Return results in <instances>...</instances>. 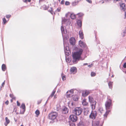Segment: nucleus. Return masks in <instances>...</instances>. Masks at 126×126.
Returning a JSON list of instances; mask_svg holds the SVG:
<instances>
[{"label": "nucleus", "mask_w": 126, "mask_h": 126, "mask_svg": "<svg viewBox=\"0 0 126 126\" xmlns=\"http://www.w3.org/2000/svg\"><path fill=\"white\" fill-rule=\"evenodd\" d=\"M83 52V50L80 49L79 51L74 52L72 54L73 62L74 64L77 63L80 60H83L81 55Z\"/></svg>", "instance_id": "1"}, {"label": "nucleus", "mask_w": 126, "mask_h": 126, "mask_svg": "<svg viewBox=\"0 0 126 126\" xmlns=\"http://www.w3.org/2000/svg\"><path fill=\"white\" fill-rule=\"evenodd\" d=\"M58 116V113L56 112H50L49 114V119L53 121H57V117Z\"/></svg>", "instance_id": "2"}, {"label": "nucleus", "mask_w": 126, "mask_h": 126, "mask_svg": "<svg viewBox=\"0 0 126 126\" xmlns=\"http://www.w3.org/2000/svg\"><path fill=\"white\" fill-rule=\"evenodd\" d=\"M89 101L90 103V106L92 110L94 109L95 108L96 102L94 100V98L91 96L89 97Z\"/></svg>", "instance_id": "3"}, {"label": "nucleus", "mask_w": 126, "mask_h": 126, "mask_svg": "<svg viewBox=\"0 0 126 126\" xmlns=\"http://www.w3.org/2000/svg\"><path fill=\"white\" fill-rule=\"evenodd\" d=\"M83 111L82 109L80 108L77 107L74 108L73 110V113L76 115H79L82 113Z\"/></svg>", "instance_id": "4"}, {"label": "nucleus", "mask_w": 126, "mask_h": 126, "mask_svg": "<svg viewBox=\"0 0 126 126\" xmlns=\"http://www.w3.org/2000/svg\"><path fill=\"white\" fill-rule=\"evenodd\" d=\"M112 103L111 100L110 99L106 101L105 103V106L106 110L110 109Z\"/></svg>", "instance_id": "5"}, {"label": "nucleus", "mask_w": 126, "mask_h": 126, "mask_svg": "<svg viewBox=\"0 0 126 126\" xmlns=\"http://www.w3.org/2000/svg\"><path fill=\"white\" fill-rule=\"evenodd\" d=\"M71 23V22L69 20L66 19L65 18H63L62 19V24H64L65 26L69 25Z\"/></svg>", "instance_id": "6"}, {"label": "nucleus", "mask_w": 126, "mask_h": 126, "mask_svg": "<svg viewBox=\"0 0 126 126\" xmlns=\"http://www.w3.org/2000/svg\"><path fill=\"white\" fill-rule=\"evenodd\" d=\"M97 115V112L95 111H92L89 117L90 118L94 119H95Z\"/></svg>", "instance_id": "7"}, {"label": "nucleus", "mask_w": 126, "mask_h": 126, "mask_svg": "<svg viewBox=\"0 0 126 126\" xmlns=\"http://www.w3.org/2000/svg\"><path fill=\"white\" fill-rule=\"evenodd\" d=\"M65 43L64 41L63 40V45L64 47V51L65 54V57L66 56H68L69 54L70 51L69 50L68 47H66L65 48Z\"/></svg>", "instance_id": "8"}, {"label": "nucleus", "mask_w": 126, "mask_h": 126, "mask_svg": "<svg viewBox=\"0 0 126 126\" xmlns=\"http://www.w3.org/2000/svg\"><path fill=\"white\" fill-rule=\"evenodd\" d=\"M74 90L72 89L68 91L66 93V96L67 97H71L73 95Z\"/></svg>", "instance_id": "9"}, {"label": "nucleus", "mask_w": 126, "mask_h": 126, "mask_svg": "<svg viewBox=\"0 0 126 126\" xmlns=\"http://www.w3.org/2000/svg\"><path fill=\"white\" fill-rule=\"evenodd\" d=\"M69 119L73 122H76L77 120V117L75 115H72L69 116Z\"/></svg>", "instance_id": "10"}, {"label": "nucleus", "mask_w": 126, "mask_h": 126, "mask_svg": "<svg viewBox=\"0 0 126 126\" xmlns=\"http://www.w3.org/2000/svg\"><path fill=\"white\" fill-rule=\"evenodd\" d=\"M69 107L70 108L73 109L75 107V103L73 102H70L68 103Z\"/></svg>", "instance_id": "11"}, {"label": "nucleus", "mask_w": 126, "mask_h": 126, "mask_svg": "<svg viewBox=\"0 0 126 126\" xmlns=\"http://www.w3.org/2000/svg\"><path fill=\"white\" fill-rule=\"evenodd\" d=\"M69 42L71 45H74L76 43V40L74 38L72 37L69 39Z\"/></svg>", "instance_id": "12"}, {"label": "nucleus", "mask_w": 126, "mask_h": 126, "mask_svg": "<svg viewBox=\"0 0 126 126\" xmlns=\"http://www.w3.org/2000/svg\"><path fill=\"white\" fill-rule=\"evenodd\" d=\"M77 71V69L76 67H71L70 69V72L73 74H75Z\"/></svg>", "instance_id": "13"}, {"label": "nucleus", "mask_w": 126, "mask_h": 126, "mask_svg": "<svg viewBox=\"0 0 126 126\" xmlns=\"http://www.w3.org/2000/svg\"><path fill=\"white\" fill-rule=\"evenodd\" d=\"M89 91L88 90H84L82 92V95L83 97L86 96L89 94Z\"/></svg>", "instance_id": "14"}, {"label": "nucleus", "mask_w": 126, "mask_h": 126, "mask_svg": "<svg viewBox=\"0 0 126 126\" xmlns=\"http://www.w3.org/2000/svg\"><path fill=\"white\" fill-rule=\"evenodd\" d=\"M120 9L122 11H125V5L124 3L121 4L120 5Z\"/></svg>", "instance_id": "15"}, {"label": "nucleus", "mask_w": 126, "mask_h": 126, "mask_svg": "<svg viewBox=\"0 0 126 126\" xmlns=\"http://www.w3.org/2000/svg\"><path fill=\"white\" fill-rule=\"evenodd\" d=\"M79 44L80 46L82 48H84L86 46V44L81 40L79 41Z\"/></svg>", "instance_id": "16"}, {"label": "nucleus", "mask_w": 126, "mask_h": 126, "mask_svg": "<svg viewBox=\"0 0 126 126\" xmlns=\"http://www.w3.org/2000/svg\"><path fill=\"white\" fill-rule=\"evenodd\" d=\"M68 110L65 107H64L62 110V113H63L66 114L68 113Z\"/></svg>", "instance_id": "17"}, {"label": "nucleus", "mask_w": 126, "mask_h": 126, "mask_svg": "<svg viewBox=\"0 0 126 126\" xmlns=\"http://www.w3.org/2000/svg\"><path fill=\"white\" fill-rule=\"evenodd\" d=\"M99 121H95L93 124V126H102L101 125L99 124Z\"/></svg>", "instance_id": "18"}, {"label": "nucleus", "mask_w": 126, "mask_h": 126, "mask_svg": "<svg viewBox=\"0 0 126 126\" xmlns=\"http://www.w3.org/2000/svg\"><path fill=\"white\" fill-rule=\"evenodd\" d=\"M5 120L6 122L4 123V125L5 126H7V125L10 123V121L7 117L5 118Z\"/></svg>", "instance_id": "19"}, {"label": "nucleus", "mask_w": 126, "mask_h": 126, "mask_svg": "<svg viewBox=\"0 0 126 126\" xmlns=\"http://www.w3.org/2000/svg\"><path fill=\"white\" fill-rule=\"evenodd\" d=\"M61 32H62V34H63V33L66 34L67 32L66 30V31H65L64 28V27L63 26H61Z\"/></svg>", "instance_id": "20"}, {"label": "nucleus", "mask_w": 126, "mask_h": 126, "mask_svg": "<svg viewBox=\"0 0 126 126\" xmlns=\"http://www.w3.org/2000/svg\"><path fill=\"white\" fill-rule=\"evenodd\" d=\"M20 108H22V109L23 110V112L22 113H23V112L24 111H25L26 110V107L25 104L23 103H22L20 106Z\"/></svg>", "instance_id": "21"}, {"label": "nucleus", "mask_w": 126, "mask_h": 126, "mask_svg": "<svg viewBox=\"0 0 126 126\" xmlns=\"http://www.w3.org/2000/svg\"><path fill=\"white\" fill-rule=\"evenodd\" d=\"M82 103L83 106H87L88 103L86 101V100L85 99H83L82 101Z\"/></svg>", "instance_id": "22"}, {"label": "nucleus", "mask_w": 126, "mask_h": 126, "mask_svg": "<svg viewBox=\"0 0 126 126\" xmlns=\"http://www.w3.org/2000/svg\"><path fill=\"white\" fill-rule=\"evenodd\" d=\"M80 37L81 39H83V34L82 32L80 30L79 32Z\"/></svg>", "instance_id": "23"}, {"label": "nucleus", "mask_w": 126, "mask_h": 126, "mask_svg": "<svg viewBox=\"0 0 126 126\" xmlns=\"http://www.w3.org/2000/svg\"><path fill=\"white\" fill-rule=\"evenodd\" d=\"M77 125L78 126H85L84 122L81 121Z\"/></svg>", "instance_id": "24"}, {"label": "nucleus", "mask_w": 126, "mask_h": 126, "mask_svg": "<svg viewBox=\"0 0 126 126\" xmlns=\"http://www.w3.org/2000/svg\"><path fill=\"white\" fill-rule=\"evenodd\" d=\"M77 23L79 27H81L82 26V21L79 20L77 21Z\"/></svg>", "instance_id": "25"}, {"label": "nucleus", "mask_w": 126, "mask_h": 126, "mask_svg": "<svg viewBox=\"0 0 126 126\" xmlns=\"http://www.w3.org/2000/svg\"><path fill=\"white\" fill-rule=\"evenodd\" d=\"M84 115H87L89 113V112L88 109H85L84 110Z\"/></svg>", "instance_id": "26"}, {"label": "nucleus", "mask_w": 126, "mask_h": 126, "mask_svg": "<svg viewBox=\"0 0 126 126\" xmlns=\"http://www.w3.org/2000/svg\"><path fill=\"white\" fill-rule=\"evenodd\" d=\"M70 17L72 19H75L76 18L75 15L73 14H71Z\"/></svg>", "instance_id": "27"}, {"label": "nucleus", "mask_w": 126, "mask_h": 126, "mask_svg": "<svg viewBox=\"0 0 126 126\" xmlns=\"http://www.w3.org/2000/svg\"><path fill=\"white\" fill-rule=\"evenodd\" d=\"M113 82L110 81L108 83V85L109 88L111 89L112 87Z\"/></svg>", "instance_id": "28"}, {"label": "nucleus", "mask_w": 126, "mask_h": 126, "mask_svg": "<svg viewBox=\"0 0 126 126\" xmlns=\"http://www.w3.org/2000/svg\"><path fill=\"white\" fill-rule=\"evenodd\" d=\"M2 70L4 71L5 70L6 66L4 64H3L2 66Z\"/></svg>", "instance_id": "29"}, {"label": "nucleus", "mask_w": 126, "mask_h": 126, "mask_svg": "<svg viewBox=\"0 0 126 126\" xmlns=\"http://www.w3.org/2000/svg\"><path fill=\"white\" fill-rule=\"evenodd\" d=\"M79 1H75L72 2V4L73 6H75L77 5Z\"/></svg>", "instance_id": "30"}, {"label": "nucleus", "mask_w": 126, "mask_h": 126, "mask_svg": "<svg viewBox=\"0 0 126 126\" xmlns=\"http://www.w3.org/2000/svg\"><path fill=\"white\" fill-rule=\"evenodd\" d=\"M72 98L73 100L75 101H77L78 100V98L76 96H74Z\"/></svg>", "instance_id": "31"}, {"label": "nucleus", "mask_w": 126, "mask_h": 126, "mask_svg": "<svg viewBox=\"0 0 126 126\" xmlns=\"http://www.w3.org/2000/svg\"><path fill=\"white\" fill-rule=\"evenodd\" d=\"M43 9L44 10H46L48 8V7L47 6L45 5H43Z\"/></svg>", "instance_id": "32"}, {"label": "nucleus", "mask_w": 126, "mask_h": 126, "mask_svg": "<svg viewBox=\"0 0 126 126\" xmlns=\"http://www.w3.org/2000/svg\"><path fill=\"white\" fill-rule=\"evenodd\" d=\"M35 113L36 115L37 116H38L40 114V111L39 110H36L35 111Z\"/></svg>", "instance_id": "33"}, {"label": "nucleus", "mask_w": 126, "mask_h": 126, "mask_svg": "<svg viewBox=\"0 0 126 126\" xmlns=\"http://www.w3.org/2000/svg\"><path fill=\"white\" fill-rule=\"evenodd\" d=\"M110 110H107L106 113H105V114L104 115V116H106V117L107 116V115L110 112Z\"/></svg>", "instance_id": "34"}, {"label": "nucleus", "mask_w": 126, "mask_h": 126, "mask_svg": "<svg viewBox=\"0 0 126 126\" xmlns=\"http://www.w3.org/2000/svg\"><path fill=\"white\" fill-rule=\"evenodd\" d=\"M96 75V73L94 72H92L91 73V75L92 77H94Z\"/></svg>", "instance_id": "35"}, {"label": "nucleus", "mask_w": 126, "mask_h": 126, "mask_svg": "<svg viewBox=\"0 0 126 126\" xmlns=\"http://www.w3.org/2000/svg\"><path fill=\"white\" fill-rule=\"evenodd\" d=\"M78 15L79 17H81L83 16V14L82 13H81L78 14Z\"/></svg>", "instance_id": "36"}, {"label": "nucleus", "mask_w": 126, "mask_h": 126, "mask_svg": "<svg viewBox=\"0 0 126 126\" xmlns=\"http://www.w3.org/2000/svg\"><path fill=\"white\" fill-rule=\"evenodd\" d=\"M70 4V3L68 1H66L65 3V5H69Z\"/></svg>", "instance_id": "37"}, {"label": "nucleus", "mask_w": 126, "mask_h": 126, "mask_svg": "<svg viewBox=\"0 0 126 126\" xmlns=\"http://www.w3.org/2000/svg\"><path fill=\"white\" fill-rule=\"evenodd\" d=\"M10 96L11 98H12L13 99H15V97H14V95L13 94H10Z\"/></svg>", "instance_id": "38"}, {"label": "nucleus", "mask_w": 126, "mask_h": 126, "mask_svg": "<svg viewBox=\"0 0 126 126\" xmlns=\"http://www.w3.org/2000/svg\"><path fill=\"white\" fill-rule=\"evenodd\" d=\"M25 111H24V112H23V113H22V112H23V110L22 109V110H20V113L21 114H23L24 113Z\"/></svg>", "instance_id": "39"}, {"label": "nucleus", "mask_w": 126, "mask_h": 126, "mask_svg": "<svg viewBox=\"0 0 126 126\" xmlns=\"http://www.w3.org/2000/svg\"><path fill=\"white\" fill-rule=\"evenodd\" d=\"M66 79V78L65 76H63L62 77V79L63 80H65Z\"/></svg>", "instance_id": "40"}, {"label": "nucleus", "mask_w": 126, "mask_h": 126, "mask_svg": "<svg viewBox=\"0 0 126 126\" xmlns=\"http://www.w3.org/2000/svg\"><path fill=\"white\" fill-rule=\"evenodd\" d=\"M3 20L4 23H6V21L5 18H3Z\"/></svg>", "instance_id": "41"}, {"label": "nucleus", "mask_w": 126, "mask_h": 126, "mask_svg": "<svg viewBox=\"0 0 126 126\" xmlns=\"http://www.w3.org/2000/svg\"><path fill=\"white\" fill-rule=\"evenodd\" d=\"M54 94H52V93L49 96V97L48 100L50 98H52Z\"/></svg>", "instance_id": "42"}, {"label": "nucleus", "mask_w": 126, "mask_h": 126, "mask_svg": "<svg viewBox=\"0 0 126 126\" xmlns=\"http://www.w3.org/2000/svg\"><path fill=\"white\" fill-rule=\"evenodd\" d=\"M54 94H52V93L49 96V97L48 100L50 98H52Z\"/></svg>", "instance_id": "43"}, {"label": "nucleus", "mask_w": 126, "mask_h": 126, "mask_svg": "<svg viewBox=\"0 0 126 126\" xmlns=\"http://www.w3.org/2000/svg\"><path fill=\"white\" fill-rule=\"evenodd\" d=\"M11 16L10 15H7L6 16V17L7 18H9Z\"/></svg>", "instance_id": "44"}, {"label": "nucleus", "mask_w": 126, "mask_h": 126, "mask_svg": "<svg viewBox=\"0 0 126 126\" xmlns=\"http://www.w3.org/2000/svg\"><path fill=\"white\" fill-rule=\"evenodd\" d=\"M86 1L88 2L89 3H92V1L91 0H86Z\"/></svg>", "instance_id": "45"}, {"label": "nucleus", "mask_w": 126, "mask_h": 126, "mask_svg": "<svg viewBox=\"0 0 126 126\" xmlns=\"http://www.w3.org/2000/svg\"><path fill=\"white\" fill-rule=\"evenodd\" d=\"M51 10L50 11V13H51V14H53V10H52V8H51Z\"/></svg>", "instance_id": "46"}, {"label": "nucleus", "mask_w": 126, "mask_h": 126, "mask_svg": "<svg viewBox=\"0 0 126 126\" xmlns=\"http://www.w3.org/2000/svg\"><path fill=\"white\" fill-rule=\"evenodd\" d=\"M17 105L18 106H19L20 105V103L18 102V101H17Z\"/></svg>", "instance_id": "47"}, {"label": "nucleus", "mask_w": 126, "mask_h": 126, "mask_svg": "<svg viewBox=\"0 0 126 126\" xmlns=\"http://www.w3.org/2000/svg\"><path fill=\"white\" fill-rule=\"evenodd\" d=\"M123 67L124 68H126V62L124 64Z\"/></svg>", "instance_id": "48"}, {"label": "nucleus", "mask_w": 126, "mask_h": 126, "mask_svg": "<svg viewBox=\"0 0 126 126\" xmlns=\"http://www.w3.org/2000/svg\"><path fill=\"white\" fill-rule=\"evenodd\" d=\"M64 2V0H62L61 2V4H63Z\"/></svg>", "instance_id": "49"}, {"label": "nucleus", "mask_w": 126, "mask_h": 126, "mask_svg": "<svg viewBox=\"0 0 126 126\" xmlns=\"http://www.w3.org/2000/svg\"><path fill=\"white\" fill-rule=\"evenodd\" d=\"M5 104H6V105H8L9 103V101L8 100H7L5 102Z\"/></svg>", "instance_id": "50"}, {"label": "nucleus", "mask_w": 126, "mask_h": 126, "mask_svg": "<svg viewBox=\"0 0 126 126\" xmlns=\"http://www.w3.org/2000/svg\"><path fill=\"white\" fill-rule=\"evenodd\" d=\"M56 92V91L54 89L53 91V92L52 93V94H55V92Z\"/></svg>", "instance_id": "51"}, {"label": "nucleus", "mask_w": 126, "mask_h": 126, "mask_svg": "<svg viewBox=\"0 0 126 126\" xmlns=\"http://www.w3.org/2000/svg\"><path fill=\"white\" fill-rule=\"evenodd\" d=\"M5 80L4 82L2 83L1 84V86L2 87H3L5 84Z\"/></svg>", "instance_id": "52"}, {"label": "nucleus", "mask_w": 126, "mask_h": 126, "mask_svg": "<svg viewBox=\"0 0 126 126\" xmlns=\"http://www.w3.org/2000/svg\"><path fill=\"white\" fill-rule=\"evenodd\" d=\"M42 100H40L39 101H38V104H39L41 102Z\"/></svg>", "instance_id": "53"}, {"label": "nucleus", "mask_w": 126, "mask_h": 126, "mask_svg": "<svg viewBox=\"0 0 126 126\" xmlns=\"http://www.w3.org/2000/svg\"><path fill=\"white\" fill-rule=\"evenodd\" d=\"M60 9L59 8H58L57 9V11H58V12H60Z\"/></svg>", "instance_id": "54"}, {"label": "nucleus", "mask_w": 126, "mask_h": 126, "mask_svg": "<svg viewBox=\"0 0 126 126\" xmlns=\"http://www.w3.org/2000/svg\"><path fill=\"white\" fill-rule=\"evenodd\" d=\"M92 64H89V65H88V66L90 67H91L92 66Z\"/></svg>", "instance_id": "55"}, {"label": "nucleus", "mask_w": 126, "mask_h": 126, "mask_svg": "<svg viewBox=\"0 0 126 126\" xmlns=\"http://www.w3.org/2000/svg\"><path fill=\"white\" fill-rule=\"evenodd\" d=\"M88 64V63H84L83 64V65H87Z\"/></svg>", "instance_id": "56"}, {"label": "nucleus", "mask_w": 126, "mask_h": 126, "mask_svg": "<svg viewBox=\"0 0 126 126\" xmlns=\"http://www.w3.org/2000/svg\"><path fill=\"white\" fill-rule=\"evenodd\" d=\"M104 0L106 2H109V1L110 0Z\"/></svg>", "instance_id": "57"}, {"label": "nucleus", "mask_w": 126, "mask_h": 126, "mask_svg": "<svg viewBox=\"0 0 126 126\" xmlns=\"http://www.w3.org/2000/svg\"><path fill=\"white\" fill-rule=\"evenodd\" d=\"M23 2H27V0H23Z\"/></svg>", "instance_id": "58"}, {"label": "nucleus", "mask_w": 126, "mask_h": 126, "mask_svg": "<svg viewBox=\"0 0 126 126\" xmlns=\"http://www.w3.org/2000/svg\"><path fill=\"white\" fill-rule=\"evenodd\" d=\"M125 18L126 17V12H125Z\"/></svg>", "instance_id": "59"}, {"label": "nucleus", "mask_w": 126, "mask_h": 126, "mask_svg": "<svg viewBox=\"0 0 126 126\" xmlns=\"http://www.w3.org/2000/svg\"><path fill=\"white\" fill-rule=\"evenodd\" d=\"M43 1V0H39V2H40L41 1Z\"/></svg>", "instance_id": "60"}, {"label": "nucleus", "mask_w": 126, "mask_h": 126, "mask_svg": "<svg viewBox=\"0 0 126 126\" xmlns=\"http://www.w3.org/2000/svg\"><path fill=\"white\" fill-rule=\"evenodd\" d=\"M29 2H30L31 1V0H28Z\"/></svg>", "instance_id": "61"}, {"label": "nucleus", "mask_w": 126, "mask_h": 126, "mask_svg": "<svg viewBox=\"0 0 126 126\" xmlns=\"http://www.w3.org/2000/svg\"><path fill=\"white\" fill-rule=\"evenodd\" d=\"M111 77H114V75H112V76H111Z\"/></svg>", "instance_id": "62"}, {"label": "nucleus", "mask_w": 126, "mask_h": 126, "mask_svg": "<svg viewBox=\"0 0 126 126\" xmlns=\"http://www.w3.org/2000/svg\"><path fill=\"white\" fill-rule=\"evenodd\" d=\"M120 0H116V1H119Z\"/></svg>", "instance_id": "63"}, {"label": "nucleus", "mask_w": 126, "mask_h": 126, "mask_svg": "<svg viewBox=\"0 0 126 126\" xmlns=\"http://www.w3.org/2000/svg\"><path fill=\"white\" fill-rule=\"evenodd\" d=\"M104 1H103V2H102V3H104Z\"/></svg>", "instance_id": "64"}]
</instances>
